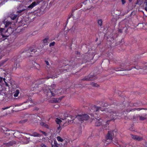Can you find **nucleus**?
Masks as SVG:
<instances>
[{
    "instance_id": "obj_35",
    "label": "nucleus",
    "mask_w": 147,
    "mask_h": 147,
    "mask_svg": "<svg viewBox=\"0 0 147 147\" xmlns=\"http://www.w3.org/2000/svg\"><path fill=\"white\" fill-rule=\"evenodd\" d=\"M73 10V12L74 11V10ZM73 14L74 15H75V16H74V17H75V16H76V17L77 18H78L80 17V13H79V12H78V15L77 16H76L75 15H74V12Z\"/></svg>"
},
{
    "instance_id": "obj_25",
    "label": "nucleus",
    "mask_w": 147,
    "mask_h": 147,
    "mask_svg": "<svg viewBox=\"0 0 147 147\" xmlns=\"http://www.w3.org/2000/svg\"><path fill=\"white\" fill-rule=\"evenodd\" d=\"M52 147H59L58 144L56 141H54L53 144H52Z\"/></svg>"
},
{
    "instance_id": "obj_28",
    "label": "nucleus",
    "mask_w": 147,
    "mask_h": 147,
    "mask_svg": "<svg viewBox=\"0 0 147 147\" xmlns=\"http://www.w3.org/2000/svg\"><path fill=\"white\" fill-rule=\"evenodd\" d=\"M112 141V140H107V137H106V140L105 141V143L106 144H108L111 143Z\"/></svg>"
},
{
    "instance_id": "obj_45",
    "label": "nucleus",
    "mask_w": 147,
    "mask_h": 147,
    "mask_svg": "<svg viewBox=\"0 0 147 147\" xmlns=\"http://www.w3.org/2000/svg\"><path fill=\"white\" fill-rule=\"evenodd\" d=\"M121 1L122 5H124L126 3L125 0H121Z\"/></svg>"
},
{
    "instance_id": "obj_18",
    "label": "nucleus",
    "mask_w": 147,
    "mask_h": 147,
    "mask_svg": "<svg viewBox=\"0 0 147 147\" xmlns=\"http://www.w3.org/2000/svg\"><path fill=\"white\" fill-rule=\"evenodd\" d=\"M111 117L112 118V119L114 120L117 118L116 117V114L115 113L112 112L111 113Z\"/></svg>"
},
{
    "instance_id": "obj_42",
    "label": "nucleus",
    "mask_w": 147,
    "mask_h": 147,
    "mask_svg": "<svg viewBox=\"0 0 147 147\" xmlns=\"http://www.w3.org/2000/svg\"><path fill=\"white\" fill-rule=\"evenodd\" d=\"M48 39V38H45V39L43 40V42L44 43H46L47 42V40Z\"/></svg>"
},
{
    "instance_id": "obj_37",
    "label": "nucleus",
    "mask_w": 147,
    "mask_h": 147,
    "mask_svg": "<svg viewBox=\"0 0 147 147\" xmlns=\"http://www.w3.org/2000/svg\"><path fill=\"white\" fill-rule=\"evenodd\" d=\"M27 119H26L25 120H22L20 121V122L21 123H24L27 121Z\"/></svg>"
},
{
    "instance_id": "obj_50",
    "label": "nucleus",
    "mask_w": 147,
    "mask_h": 147,
    "mask_svg": "<svg viewBox=\"0 0 147 147\" xmlns=\"http://www.w3.org/2000/svg\"><path fill=\"white\" fill-rule=\"evenodd\" d=\"M73 10H72V14L69 17H68V19H69L71 17H72V16L73 15Z\"/></svg>"
},
{
    "instance_id": "obj_61",
    "label": "nucleus",
    "mask_w": 147,
    "mask_h": 147,
    "mask_svg": "<svg viewBox=\"0 0 147 147\" xmlns=\"http://www.w3.org/2000/svg\"><path fill=\"white\" fill-rule=\"evenodd\" d=\"M30 138H27L29 140L30 139Z\"/></svg>"
},
{
    "instance_id": "obj_58",
    "label": "nucleus",
    "mask_w": 147,
    "mask_h": 147,
    "mask_svg": "<svg viewBox=\"0 0 147 147\" xmlns=\"http://www.w3.org/2000/svg\"><path fill=\"white\" fill-rule=\"evenodd\" d=\"M28 143L27 142H23V143L24 144H26Z\"/></svg>"
},
{
    "instance_id": "obj_53",
    "label": "nucleus",
    "mask_w": 147,
    "mask_h": 147,
    "mask_svg": "<svg viewBox=\"0 0 147 147\" xmlns=\"http://www.w3.org/2000/svg\"><path fill=\"white\" fill-rule=\"evenodd\" d=\"M39 109L38 108H37L36 107L34 108V110H38Z\"/></svg>"
},
{
    "instance_id": "obj_10",
    "label": "nucleus",
    "mask_w": 147,
    "mask_h": 147,
    "mask_svg": "<svg viewBox=\"0 0 147 147\" xmlns=\"http://www.w3.org/2000/svg\"><path fill=\"white\" fill-rule=\"evenodd\" d=\"M37 51L36 49H30L26 51V53L27 55L28 56H32L30 54H33L34 53H35Z\"/></svg>"
},
{
    "instance_id": "obj_48",
    "label": "nucleus",
    "mask_w": 147,
    "mask_h": 147,
    "mask_svg": "<svg viewBox=\"0 0 147 147\" xmlns=\"http://www.w3.org/2000/svg\"><path fill=\"white\" fill-rule=\"evenodd\" d=\"M43 90L45 93H48V91L47 89H43Z\"/></svg>"
},
{
    "instance_id": "obj_16",
    "label": "nucleus",
    "mask_w": 147,
    "mask_h": 147,
    "mask_svg": "<svg viewBox=\"0 0 147 147\" xmlns=\"http://www.w3.org/2000/svg\"><path fill=\"white\" fill-rule=\"evenodd\" d=\"M95 122V124L96 126H100L102 124V122L101 121L97 119H96L94 120Z\"/></svg>"
},
{
    "instance_id": "obj_19",
    "label": "nucleus",
    "mask_w": 147,
    "mask_h": 147,
    "mask_svg": "<svg viewBox=\"0 0 147 147\" xmlns=\"http://www.w3.org/2000/svg\"><path fill=\"white\" fill-rule=\"evenodd\" d=\"M31 136H33L34 137H40L41 136V135L39 134L38 133L36 132H33L32 134L31 135Z\"/></svg>"
},
{
    "instance_id": "obj_40",
    "label": "nucleus",
    "mask_w": 147,
    "mask_h": 147,
    "mask_svg": "<svg viewBox=\"0 0 147 147\" xmlns=\"http://www.w3.org/2000/svg\"><path fill=\"white\" fill-rule=\"evenodd\" d=\"M138 27H140V28L142 29L143 27V25L142 24H139L138 25Z\"/></svg>"
},
{
    "instance_id": "obj_38",
    "label": "nucleus",
    "mask_w": 147,
    "mask_h": 147,
    "mask_svg": "<svg viewBox=\"0 0 147 147\" xmlns=\"http://www.w3.org/2000/svg\"><path fill=\"white\" fill-rule=\"evenodd\" d=\"M76 25H74L72 27V28L71 29V30H72L74 31V30H75V29H76Z\"/></svg>"
},
{
    "instance_id": "obj_6",
    "label": "nucleus",
    "mask_w": 147,
    "mask_h": 147,
    "mask_svg": "<svg viewBox=\"0 0 147 147\" xmlns=\"http://www.w3.org/2000/svg\"><path fill=\"white\" fill-rule=\"evenodd\" d=\"M116 134V131H115V130L113 131H109L106 136V137L107 138V140H112L113 138L114 137Z\"/></svg>"
},
{
    "instance_id": "obj_7",
    "label": "nucleus",
    "mask_w": 147,
    "mask_h": 147,
    "mask_svg": "<svg viewBox=\"0 0 147 147\" xmlns=\"http://www.w3.org/2000/svg\"><path fill=\"white\" fill-rule=\"evenodd\" d=\"M97 77L95 76L89 75L88 76L85 77L84 78L82 79V80L86 81H93L94 80L96 79Z\"/></svg>"
},
{
    "instance_id": "obj_54",
    "label": "nucleus",
    "mask_w": 147,
    "mask_h": 147,
    "mask_svg": "<svg viewBox=\"0 0 147 147\" xmlns=\"http://www.w3.org/2000/svg\"><path fill=\"white\" fill-rule=\"evenodd\" d=\"M61 119H62L63 121H64L65 119H66V117H65V118H61Z\"/></svg>"
},
{
    "instance_id": "obj_5",
    "label": "nucleus",
    "mask_w": 147,
    "mask_h": 147,
    "mask_svg": "<svg viewBox=\"0 0 147 147\" xmlns=\"http://www.w3.org/2000/svg\"><path fill=\"white\" fill-rule=\"evenodd\" d=\"M89 118V116L86 114L80 115H77L74 120L76 121L77 119H78L79 121H81L84 120H86L88 119Z\"/></svg>"
},
{
    "instance_id": "obj_44",
    "label": "nucleus",
    "mask_w": 147,
    "mask_h": 147,
    "mask_svg": "<svg viewBox=\"0 0 147 147\" xmlns=\"http://www.w3.org/2000/svg\"><path fill=\"white\" fill-rule=\"evenodd\" d=\"M3 80L5 84V85H6V86H8V84L7 83V82L6 81H5V78H3Z\"/></svg>"
},
{
    "instance_id": "obj_64",
    "label": "nucleus",
    "mask_w": 147,
    "mask_h": 147,
    "mask_svg": "<svg viewBox=\"0 0 147 147\" xmlns=\"http://www.w3.org/2000/svg\"><path fill=\"white\" fill-rule=\"evenodd\" d=\"M77 123H79V122H77Z\"/></svg>"
},
{
    "instance_id": "obj_29",
    "label": "nucleus",
    "mask_w": 147,
    "mask_h": 147,
    "mask_svg": "<svg viewBox=\"0 0 147 147\" xmlns=\"http://www.w3.org/2000/svg\"><path fill=\"white\" fill-rule=\"evenodd\" d=\"M57 140L60 142H62L63 141V139H62L60 136H57Z\"/></svg>"
},
{
    "instance_id": "obj_47",
    "label": "nucleus",
    "mask_w": 147,
    "mask_h": 147,
    "mask_svg": "<svg viewBox=\"0 0 147 147\" xmlns=\"http://www.w3.org/2000/svg\"><path fill=\"white\" fill-rule=\"evenodd\" d=\"M15 63H16V66L17 67H20V64L19 63H17L16 62Z\"/></svg>"
},
{
    "instance_id": "obj_11",
    "label": "nucleus",
    "mask_w": 147,
    "mask_h": 147,
    "mask_svg": "<svg viewBox=\"0 0 147 147\" xmlns=\"http://www.w3.org/2000/svg\"><path fill=\"white\" fill-rule=\"evenodd\" d=\"M92 109L94 111L96 112L98 111L99 110H100L101 111H102L101 110V108L100 107H98L96 106L95 105H94L92 108Z\"/></svg>"
},
{
    "instance_id": "obj_62",
    "label": "nucleus",
    "mask_w": 147,
    "mask_h": 147,
    "mask_svg": "<svg viewBox=\"0 0 147 147\" xmlns=\"http://www.w3.org/2000/svg\"><path fill=\"white\" fill-rule=\"evenodd\" d=\"M146 25L147 26V23H146Z\"/></svg>"
},
{
    "instance_id": "obj_17",
    "label": "nucleus",
    "mask_w": 147,
    "mask_h": 147,
    "mask_svg": "<svg viewBox=\"0 0 147 147\" xmlns=\"http://www.w3.org/2000/svg\"><path fill=\"white\" fill-rule=\"evenodd\" d=\"M16 143V142L14 141H12L9 142L7 143H5V144L6 145V146H10L12 145L13 144H15Z\"/></svg>"
},
{
    "instance_id": "obj_20",
    "label": "nucleus",
    "mask_w": 147,
    "mask_h": 147,
    "mask_svg": "<svg viewBox=\"0 0 147 147\" xmlns=\"http://www.w3.org/2000/svg\"><path fill=\"white\" fill-rule=\"evenodd\" d=\"M127 30V28L126 27H123L122 29H119V32L120 33H122L123 32H126Z\"/></svg>"
},
{
    "instance_id": "obj_14",
    "label": "nucleus",
    "mask_w": 147,
    "mask_h": 147,
    "mask_svg": "<svg viewBox=\"0 0 147 147\" xmlns=\"http://www.w3.org/2000/svg\"><path fill=\"white\" fill-rule=\"evenodd\" d=\"M4 134L7 136H9L10 135H13L14 133L13 131L11 130H6L4 132Z\"/></svg>"
},
{
    "instance_id": "obj_46",
    "label": "nucleus",
    "mask_w": 147,
    "mask_h": 147,
    "mask_svg": "<svg viewBox=\"0 0 147 147\" xmlns=\"http://www.w3.org/2000/svg\"><path fill=\"white\" fill-rule=\"evenodd\" d=\"M40 146L41 147H47L45 144L42 143L40 145Z\"/></svg>"
},
{
    "instance_id": "obj_26",
    "label": "nucleus",
    "mask_w": 147,
    "mask_h": 147,
    "mask_svg": "<svg viewBox=\"0 0 147 147\" xmlns=\"http://www.w3.org/2000/svg\"><path fill=\"white\" fill-rule=\"evenodd\" d=\"M8 32V33H9V34H11L12 32L13 31L12 30V28H11V27H10L9 28H8L7 30L5 31V32Z\"/></svg>"
},
{
    "instance_id": "obj_8",
    "label": "nucleus",
    "mask_w": 147,
    "mask_h": 147,
    "mask_svg": "<svg viewBox=\"0 0 147 147\" xmlns=\"http://www.w3.org/2000/svg\"><path fill=\"white\" fill-rule=\"evenodd\" d=\"M134 68H136L137 69H143L145 70L147 69V63L145 64H143L142 63L138 64L136 66H134Z\"/></svg>"
},
{
    "instance_id": "obj_27",
    "label": "nucleus",
    "mask_w": 147,
    "mask_h": 147,
    "mask_svg": "<svg viewBox=\"0 0 147 147\" xmlns=\"http://www.w3.org/2000/svg\"><path fill=\"white\" fill-rule=\"evenodd\" d=\"M144 6L145 10L147 11V0H145L144 3Z\"/></svg>"
},
{
    "instance_id": "obj_2",
    "label": "nucleus",
    "mask_w": 147,
    "mask_h": 147,
    "mask_svg": "<svg viewBox=\"0 0 147 147\" xmlns=\"http://www.w3.org/2000/svg\"><path fill=\"white\" fill-rule=\"evenodd\" d=\"M134 64L131 62L127 61L124 62L120 65L119 67H115L114 69H122V70L128 71L131 70L133 67V65Z\"/></svg>"
},
{
    "instance_id": "obj_52",
    "label": "nucleus",
    "mask_w": 147,
    "mask_h": 147,
    "mask_svg": "<svg viewBox=\"0 0 147 147\" xmlns=\"http://www.w3.org/2000/svg\"><path fill=\"white\" fill-rule=\"evenodd\" d=\"M89 2V1H88V0H86V1H84L83 2V3L84 4H86V2Z\"/></svg>"
},
{
    "instance_id": "obj_63",
    "label": "nucleus",
    "mask_w": 147,
    "mask_h": 147,
    "mask_svg": "<svg viewBox=\"0 0 147 147\" xmlns=\"http://www.w3.org/2000/svg\"><path fill=\"white\" fill-rule=\"evenodd\" d=\"M36 65H38L37 64H36Z\"/></svg>"
},
{
    "instance_id": "obj_13",
    "label": "nucleus",
    "mask_w": 147,
    "mask_h": 147,
    "mask_svg": "<svg viewBox=\"0 0 147 147\" xmlns=\"http://www.w3.org/2000/svg\"><path fill=\"white\" fill-rule=\"evenodd\" d=\"M131 137L133 139L138 141L141 140L142 139V138L139 136L136 135H131Z\"/></svg>"
},
{
    "instance_id": "obj_4",
    "label": "nucleus",
    "mask_w": 147,
    "mask_h": 147,
    "mask_svg": "<svg viewBox=\"0 0 147 147\" xmlns=\"http://www.w3.org/2000/svg\"><path fill=\"white\" fill-rule=\"evenodd\" d=\"M56 87V86L54 84H52L49 87V88L50 92L51 93V95L52 96H54L55 95L59 94L58 92V90L55 89Z\"/></svg>"
},
{
    "instance_id": "obj_12",
    "label": "nucleus",
    "mask_w": 147,
    "mask_h": 147,
    "mask_svg": "<svg viewBox=\"0 0 147 147\" xmlns=\"http://www.w3.org/2000/svg\"><path fill=\"white\" fill-rule=\"evenodd\" d=\"M116 71H119L118 73L119 75H124L125 74V73L124 72L126 70H122V69H114Z\"/></svg>"
},
{
    "instance_id": "obj_3",
    "label": "nucleus",
    "mask_w": 147,
    "mask_h": 147,
    "mask_svg": "<svg viewBox=\"0 0 147 147\" xmlns=\"http://www.w3.org/2000/svg\"><path fill=\"white\" fill-rule=\"evenodd\" d=\"M69 120V119L67 120V121H66V122H65L62 121L60 119L57 118L55 120V121L57 124L59 125L61 124V125L65 126L71 123H73V120Z\"/></svg>"
},
{
    "instance_id": "obj_41",
    "label": "nucleus",
    "mask_w": 147,
    "mask_h": 147,
    "mask_svg": "<svg viewBox=\"0 0 147 147\" xmlns=\"http://www.w3.org/2000/svg\"><path fill=\"white\" fill-rule=\"evenodd\" d=\"M57 77V76H53L51 77H47L46 78L47 79H49L50 78H56Z\"/></svg>"
},
{
    "instance_id": "obj_56",
    "label": "nucleus",
    "mask_w": 147,
    "mask_h": 147,
    "mask_svg": "<svg viewBox=\"0 0 147 147\" xmlns=\"http://www.w3.org/2000/svg\"><path fill=\"white\" fill-rule=\"evenodd\" d=\"M2 81V78L0 77V82H1Z\"/></svg>"
},
{
    "instance_id": "obj_9",
    "label": "nucleus",
    "mask_w": 147,
    "mask_h": 147,
    "mask_svg": "<svg viewBox=\"0 0 147 147\" xmlns=\"http://www.w3.org/2000/svg\"><path fill=\"white\" fill-rule=\"evenodd\" d=\"M121 11L119 9H114L112 12V13L113 16L116 17L118 16H119L121 15V16H123V14L121 15Z\"/></svg>"
},
{
    "instance_id": "obj_32",
    "label": "nucleus",
    "mask_w": 147,
    "mask_h": 147,
    "mask_svg": "<svg viewBox=\"0 0 147 147\" xmlns=\"http://www.w3.org/2000/svg\"><path fill=\"white\" fill-rule=\"evenodd\" d=\"M11 24V23L9 22H5V27H7L9 26Z\"/></svg>"
},
{
    "instance_id": "obj_15",
    "label": "nucleus",
    "mask_w": 147,
    "mask_h": 147,
    "mask_svg": "<svg viewBox=\"0 0 147 147\" xmlns=\"http://www.w3.org/2000/svg\"><path fill=\"white\" fill-rule=\"evenodd\" d=\"M39 3V2H37L36 3L35 2H34L32 3L28 7V8L32 9L35 6L37 5Z\"/></svg>"
},
{
    "instance_id": "obj_49",
    "label": "nucleus",
    "mask_w": 147,
    "mask_h": 147,
    "mask_svg": "<svg viewBox=\"0 0 147 147\" xmlns=\"http://www.w3.org/2000/svg\"><path fill=\"white\" fill-rule=\"evenodd\" d=\"M45 63L47 65H49V62L47 61H45Z\"/></svg>"
},
{
    "instance_id": "obj_22",
    "label": "nucleus",
    "mask_w": 147,
    "mask_h": 147,
    "mask_svg": "<svg viewBox=\"0 0 147 147\" xmlns=\"http://www.w3.org/2000/svg\"><path fill=\"white\" fill-rule=\"evenodd\" d=\"M40 124L41 125L44 127L47 128H49V126L48 125L46 124L45 123H44L43 122H41L40 123Z\"/></svg>"
},
{
    "instance_id": "obj_43",
    "label": "nucleus",
    "mask_w": 147,
    "mask_h": 147,
    "mask_svg": "<svg viewBox=\"0 0 147 147\" xmlns=\"http://www.w3.org/2000/svg\"><path fill=\"white\" fill-rule=\"evenodd\" d=\"M39 131L41 132L45 136H47V134L44 131H42L41 130H39Z\"/></svg>"
},
{
    "instance_id": "obj_1",
    "label": "nucleus",
    "mask_w": 147,
    "mask_h": 147,
    "mask_svg": "<svg viewBox=\"0 0 147 147\" xmlns=\"http://www.w3.org/2000/svg\"><path fill=\"white\" fill-rule=\"evenodd\" d=\"M27 106H29L28 104L26 105L24 104H20L13 106H8L7 107H4L2 108V109L4 110L11 107L13 109L12 110L13 111L17 112L27 109V107H28Z\"/></svg>"
},
{
    "instance_id": "obj_36",
    "label": "nucleus",
    "mask_w": 147,
    "mask_h": 147,
    "mask_svg": "<svg viewBox=\"0 0 147 147\" xmlns=\"http://www.w3.org/2000/svg\"><path fill=\"white\" fill-rule=\"evenodd\" d=\"M17 16L16 15H13L11 16V18L13 20H14L16 18Z\"/></svg>"
},
{
    "instance_id": "obj_34",
    "label": "nucleus",
    "mask_w": 147,
    "mask_h": 147,
    "mask_svg": "<svg viewBox=\"0 0 147 147\" xmlns=\"http://www.w3.org/2000/svg\"><path fill=\"white\" fill-rule=\"evenodd\" d=\"M98 23L100 26H101L102 25V20H98Z\"/></svg>"
},
{
    "instance_id": "obj_57",
    "label": "nucleus",
    "mask_w": 147,
    "mask_h": 147,
    "mask_svg": "<svg viewBox=\"0 0 147 147\" xmlns=\"http://www.w3.org/2000/svg\"><path fill=\"white\" fill-rule=\"evenodd\" d=\"M111 120H109L107 121V123H108Z\"/></svg>"
},
{
    "instance_id": "obj_39",
    "label": "nucleus",
    "mask_w": 147,
    "mask_h": 147,
    "mask_svg": "<svg viewBox=\"0 0 147 147\" xmlns=\"http://www.w3.org/2000/svg\"><path fill=\"white\" fill-rule=\"evenodd\" d=\"M55 44V42H53L49 44V46L50 47L51 46H54Z\"/></svg>"
},
{
    "instance_id": "obj_21",
    "label": "nucleus",
    "mask_w": 147,
    "mask_h": 147,
    "mask_svg": "<svg viewBox=\"0 0 147 147\" xmlns=\"http://www.w3.org/2000/svg\"><path fill=\"white\" fill-rule=\"evenodd\" d=\"M19 93V90H16V91L14 92L13 93V94L14 96L17 97L18 96Z\"/></svg>"
},
{
    "instance_id": "obj_60",
    "label": "nucleus",
    "mask_w": 147,
    "mask_h": 147,
    "mask_svg": "<svg viewBox=\"0 0 147 147\" xmlns=\"http://www.w3.org/2000/svg\"><path fill=\"white\" fill-rule=\"evenodd\" d=\"M129 2H131L132 0H129Z\"/></svg>"
},
{
    "instance_id": "obj_30",
    "label": "nucleus",
    "mask_w": 147,
    "mask_h": 147,
    "mask_svg": "<svg viewBox=\"0 0 147 147\" xmlns=\"http://www.w3.org/2000/svg\"><path fill=\"white\" fill-rule=\"evenodd\" d=\"M4 28H0V34H1V35L3 36V37H5L3 35V33L4 32Z\"/></svg>"
},
{
    "instance_id": "obj_33",
    "label": "nucleus",
    "mask_w": 147,
    "mask_h": 147,
    "mask_svg": "<svg viewBox=\"0 0 147 147\" xmlns=\"http://www.w3.org/2000/svg\"><path fill=\"white\" fill-rule=\"evenodd\" d=\"M91 84L92 86L94 87H98V84L94 82L92 83Z\"/></svg>"
},
{
    "instance_id": "obj_23",
    "label": "nucleus",
    "mask_w": 147,
    "mask_h": 147,
    "mask_svg": "<svg viewBox=\"0 0 147 147\" xmlns=\"http://www.w3.org/2000/svg\"><path fill=\"white\" fill-rule=\"evenodd\" d=\"M143 2V0H137L136 3L137 4L141 5Z\"/></svg>"
},
{
    "instance_id": "obj_55",
    "label": "nucleus",
    "mask_w": 147,
    "mask_h": 147,
    "mask_svg": "<svg viewBox=\"0 0 147 147\" xmlns=\"http://www.w3.org/2000/svg\"><path fill=\"white\" fill-rule=\"evenodd\" d=\"M60 128H61L60 125H59V126L57 128L58 129V130L59 129H60Z\"/></svg>"
},
{
    "instance_id": "obj_51",
    "label": "nucleus",
    "mask_w": 147,
    "mask_h": 147,
    "mask_svg": "<svg viewBox=\"0 0 147 147\" xmlns=\"http://www.w3.org/2000/svg\"><path fill=\"white\" fill-rule=\"evenodd\" d=\"M4 115L3 114H2L1 112H0V117H2Z\"/></svg>"
},
{
    "instance_id": "obj_59",
    "label": "nucleus",
    "mask_w": 147,
    "mask_h": 147,
    "mask_svg": "<svg viewBox=\"0 0 147 147\" xmlns=\"http://www.w3.org/2000/svg\"><path fill=\"white\" fill-rule=\"evenodd\" d=\"M29 102V101H28V102H24V103L25 104V103H26V102H28V103Z\"/></svg>"
},
{
    "instance_id": "obj_31",
    "label": "nucleus",
    "mask_w": 147,
    "mask_h": 147,
    "mask_svg": "<svg viewBox=\"0 0 147 147\" xmlns=\"http://www.w3.org/2000/svg\"><path fill=\"white\" fill-rule=\"evenodd\" d=\"M62 98H57L55 99V100H54V101H55V102H59L61 101Z\"/></svg>"
},
{
    "instance_id": "obj_24",
    "label": "nucleus",
    "mask_w": 147,
    "mask_h": 147,
    "mask_svg": "<svg viewBox=\"0 0 147 147\" xmlns=\"http://www.w3.org/2000/svg\"><path fill=\"white\" fill-rule=\"evenodd\" d=\"M145 117H143L142 116H139V119L140 120H144L145 119H147V116H146V115H145Z\"/></svg>"
}]
</instances>
